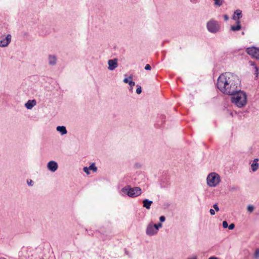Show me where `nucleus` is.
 <instances>
[{"mask_svg": "<svg viewBox=\"0 0 259 259\" xmlns=\"http://www.w3.org/2000/svg\"><path fill=\"white\" fill-rule=\"evenodd\" d=\"M241 81L238 77L232 73H222L218 77L217 86L223 93L231 95L240 88Z\"/></svg>", "mask_w": 259, "mask_h": 259, "instance_id": "1", "label": "nucleus"}, {"mask_svg": "<svg viewBox=\"0 0 259 259\" xmlns=\"http://www.w3.org/2000/svg\"><path fill=\"white\" fill-rule=\"evenodd\" d=\"M231 102L238 108H242L247 103L246 94L241 90V88L236 92L231 95Z\"/></svg>", "mask_w": 259, "mask_h": 259, "instance_id": "2", "label": "nucleus"}, {"mask_svg": "<svg viewBox=\"0 0 259 259\" xmlns=\"http://www.w3.org/2000/svg\"><path fill=\"white\" fill-rule=\"evenodd\" d=\"M122 195H126L131 198L136 197L142 194V190L139 187L132 188L130 185H126L121 189Z\"/></svg>", "mask_w": 259, "mask_h": 259, "instance_id": "3", "label": "nucleus"}, {"mask_svg": "<svg viewBox=\"0 0 259 259\" xmlns=\"http://www.w3.org/2000/svg\"><path fill=\"white\" fill-rule=\"evenodd\" d=\"M207 184L210 187H216L220 182V176L215 172L210 173L206 179Z\"/></svg>", "mask_w": 259, "mask_h": 259, "instance_id": "4", "label": "nucleus"}, {"mask_svg": "<svg viewBox=\"0 0 259 259\" xmlns=\"http://www.w3.org/2000/svg\"><path fill=\"white\" fill-rule=\"evenodd\" d=\"M206 27L208 31L212 33H217L220 29V26L218 22L214 19H211L208 21Z\"/></svg>", "mask_w": 259, "mask_h": 259, "instance_id": "5", "label": "nucleus"}, {"mask_svg": "<svg viewBox=\"0 0 259 259\" xmlns=\"http://www.w3.org/2000/svg\"><path fill=\"white\" fill-rule=\"evenodd\" d=\"M247 53L253 57L259 59V49L252 47L246 49Z\"/></svg>", "mask_w": 259, "mask_h": 259, "instance_id": "6", "label": "nucleus"}, {"mask_svg": "<svg viewBox=\"0 0 259 259\" xmlns=\"http://www.w3.org/2000/svg\"><path fill=\"white\" fill-rule=\"evenodd\" d=\"M146 233L150 236H153L157 233L152 223H151L148 225L146 230Z\"/></svg>", "mask_w": 259, "mask_h": 259, "instance_id": "7", "label": "nucleus"}, {"mask_svg": "<svg viewBox=\"0 0 259 259\" xmlns=\"http://www.w3.org/2000/svg\"><path fill=\"white\" fill-rule=\"evenodd\" d=\"M47 167L48 169L51 171L55 172L57 170L58 168V165L56 161L52 160L48 163Z\"/></svg>", "mask_w": 259, "mask_h": 259, "instance_id": "8", "label": "nucleus"}, {"mask_svg": "<svg viewBox=\"0 0 259 259\" xmlns=\"http://www.w3.org/2000/svg\"><path fill=\"white\" fill-rule=\"evenodd\" d=\"M11 40V34H8L6 36V37H5L3 39L0 40V47H7L10 43Z\"/></svg>", "mask_w": 259, "mask_h": 259, "instance_id": "9", "label": "nucleus"}, {"mask_svg": "<svg viewBox=\"0 0 259 259\" xmlns=\"http://www.w3.org/2000/svg\"><path fill=\"white\" fill-rule=\"evenodd\" d=\"M108 69L110 70H113L118 66L117 59H113L108 60Z\"/></svg>", "mask_w": 259, "mask_h": 259, "instance_id": "10", "label": "nucleus"}, {"mask_svg": "<svg viewBox=\"0 0 259 259\" xmlns=\"http://www.w3.org/2000/svg\"><path fill=\"white\" fill-rule=\"evenodd\" d=\"M36 104L35 100H29L25 104V106L27 109H31Z\"/></svg>", "mask_w": 259, "mask_h": 259, "instance_id": "11", "label": "nucleus"}, {"mask_svg": "<svg viewBox=\"0 0 259 259\" xmlns=\"http://www.w3.org/2000/svg\"><path fill=\"white\" fill-rule=\"evenodd\" d=\"M153 203V201L151 200H149L148 199H145L143 200V206L144 207L146 208L147 209H149L150 207Z\"/></svg>", "mask_w": 259, "mask_h": 259, "instance_id": "12", "label": "nucleus"}, {"mask_svg": "<svg viewBox=\"0 0 259 259\" xmlns=\"http://www.w3.org/2000/svg\"><path fill=\"white\" fill-rule=\"evenodd\" d=\"M48 60L49 64L51 65H55L57 63V58L55 55H49Z\"/></svg>", "mask_w": 259, "mask_h": 259, "instance_id": "13", "label": "nucleus"}, {"mask_svg": "<svg viewBox=\"0 0 259 259\" xmlns=\"http://www.w3.org/2000/svg\"><path fill=\"white\" fill-rule=\"evenodd\" d=\"M242 17V11L240 10H237L235 11L233 19L235 20L239 21V19Z\"/></svg>", "mask_w": 259, "mask_h": 259, "instance_id": "14", "label": "nucleus"}, {"mask_svg": "<svg viewBox=\"0 0 259 259\" xmlns=\"http://www.w3.org/2000/svg\"><path fill=\"white\" fill-rule=\"evenodd\" d=\"M57 131L59 132L62 135H64L67 134V131L66 127L62 126H58L56 128Z\"/></svg>", "mask_w": 259, "mask_h": 259, "instance_id": "15", "label": "nucleus"}, {"mask_svg": "<svg viewBox=\"0 0 259 259\" xmlns=\"http://www.w3.org/2000/svg\"><path fill=\"white\" fill-rule=\"evenodd\" d=\"M237 25L231 26V29L232 31H238L241 29V25L239 24V23H240L239 21H237Z\"/></svg>", "mask_w": 259, "mask_h": 259, "instance_id": "16", "label": "nucleus"}, {"mask_svg": "<svg viewBox=\"0 0 259 259\" xmlns=\"http://www.w3.org/2000/svg\"><path fill=\"white\" fill-rule=\"evenodd\" d=\"M123 82L126 83H128L131 87H133L135 85V82L132 80H129L128 78H125L123 79Z\"/></svg>", "mask_w": 259, "mask_h": 259, "instance_id": "17", "label": "nucleus"}, {"mask_svg": "<svg viewBox=\"0 0 259 259\" xmlns=\"http://www.w3.org/2000/svg\"><path fill=\"white\" fill-rule=\"evenodd\" d=\"M258 168V163L257 162H253L251 164V169L253 171H255Z\"/></svg>", "mask_w": 259, "mask_h": 259, "instance_id": "18", "label": "nucleus"}, {"mask_svg": "<svg viewBox=\"0 0 259 259\" xmlns=\"http://www.w3.org/2000/svg\"><path fill=\"white\" fill-rule=\"evenodd\" d=\"M88 167L90 170H92L94 172H96L97 171V167L96 166L95 163H91V164Z\"/></svg>", "mask_w": 259, "mask_h": 259, "instance_id": "19", "label": "nucleus"}, {"mask_svg": "<svg viewBox=\"0 0 259 259\" xmlns=\"http://www.w3.org/2000/svg\"><path fill=\"white\" fill-rule=\"evenodd\" d=\"M153 225L157 231L159 230V228H161L162 226L161 223H159L157 224H153Z\"/></svg>", "mask_w": 259, "mask_h": 259, "instance_id": "20", "label": "nucleus"}, {"mask_svg": "<svg viewBox=\"0 0 259 259\" xmlns=\"http://www.w3.org/2000/svg\"><path fill=\"white\" fill-rule=\"evenodd\" d=\"M254 257L255 259H257L259 257V249H256L255 250L254 254Z\"/></svg>", "mask_w": 259, "mask_h": 259, "instance_id": "21", "label": "nucleus"}, {"mask_svg": "<svg viewBox=\"0 0 259 259\" xmlns=\"http://www.w3.org/2000/svg\"><path fill=\"white\" fill-rule=\"evenodd\" d=\"M137 89L136 90V93L138 94H140L142 92V88L139 85H137Z\"/></svg>", "mask_w": 259, "mask_h": 259, "instance_id": "22", "label": "nucleus"}, {"mask_svg": "<svg viewBox=\"0 0 259 259\" xmlns=\"http://www.w3.org/2000/svg\"><path fill=\"white\" fill-rule=\"evenodd\" d=\"M254 209V207L252 206V205H248V207H247V210L249 211V212H252Z\"/></svg>", "mask_w": 259, "mask_h": 259, "instance_id": "23", "label": "nucleus"}, {"mask_svg": "<svg viewBox=\"0 0 259 259\" xmlns=\"http://www.w3.org/2000/svg\"><path fill=\"white\" fill-rule=\"evenodd\" d=\"M83 170L84 172H85L87 175L90 174V169L88 167H84Z\"/></svg>", "mask_w": 259, "mask_h": 259, "instance_id": "24", "label": "nucleus"}, {"mask_svg": "<svg viewBox=\"0 0 259 259\" xmlns=\"http://www.w3.org/2000/svg\"><path fill=\"white\" fill-rule=\"evenodd\" d=\"M222 225L224 228H227L228 227V224L226 221L223 222Z\"/></svg>", "mask_w": 259, "mask_h": 259, "instance_id": "25", "label": "nucleus"}, {"mask_svg": "<svg viewBox=\"0 0 259 259\" xmlns=\"http://www.w3.org/2000/svg\"><path fill=\"white\" fill-rule=\"evenodd\" d=\"M159 221L161 223L164 222L165 221V217L163 215L160 216L159 218Z\"/></svg>", "mask_w": 259, "mask_h": 259, "instance_id": "26", "label": "nucleus"}, {"mask_svg": "<svg viewBox=\"0 0 259 259\" xmlns=\"http://www.w3.org/2000/svg\"><path fill=\"white\" fill-rule=\"evenodd\" d=\"M235 228V225L233 223L231 224L229 226H228V228L229 230H233Z\"/></svg>", "mask_w": 259, "mask_h": 259, "instance_id": "27", "label": "nucleus"}, {"mask_svg": "<svg viewBox=\"0 0 259 259\" xmlns=\"http://www.w3.org/2000/svg\"><path fill=\"white\" fill-rule=\"evenodd\" d=\"M151 69V67L149 64H146L145 67V69L146 70H150Z\"/></svg>", "mask_w": 259, "mask_h": 259, "instance_id": "28", "label": "nucleus"}, {"mask_svg": "<svg viewBox=\"0 0 259 259\" xmlns=\"http://www.w3.org/2000/svg\"><path fill=\"white\" fill-rule=\"evenodd\" d=\"M213 207L217 211H218L219 210V207L217 203L213 204Z\"/></svg>", "mask_w": 259, "mask_h": 259, "instance_id": "29", "label": "nucleus"}, {"mask_svg": "<svg viewBox=\"0 0 259 259\" xmlns=\"http://www.w3.org/2000/svg\"><path fill=\"white\" fill-rule=\"evenodd\" d=\"M27 184L29 186H32L33 184V182L32 180H30L29 181H27Z\"/></svg>", "mask_w": 259, "mask_h": 259, "instance_id": "30", "label": "nucleus"}, {"mask_svg": "<svg viewBox=\"0 0 259 259\" xmlns=\"http://www.w3.org/2000/svg\"><path fill=\"white\" fill-rule=\"evenodd\" d=\"M135 167L137 168H140L141 167V164L139 163H136L135 164Z\"/></svg>", "mask_w": 259, "mask_h": 259, "instance_id": "31", "label": "nucleus"}, {"mask_svg": "<svg viewBox=\"0 0 259 259\" xmlns=\"http://www.w3.org/2000/svg\"><path fill=\"white\" fill-rule=\"evenodd\" d=\"M190 2H191L192 3H193V4H196V3H199V2H200V0H190Z\"/></svg>", "mask_w": 259, "mask_h": 259, "instance_id": "32", "label": "nucleus"}, {"mask_svg": "<svg viewBox=\"0 0 259 259\" xmlns=\"http://www.w3.org/2000/svg\"><path fill=\"white\" fill-rule=\"evenodd\" d=\"M160 118H161V120H162V123L164 122V119L165 118V116L164 115H161L160 116Z\"/></svg>", "mask_w": 259, "mask_h": 259, "instance_id": "33", "label": "nucleus"}, {"mask_svg": "<svg viewBox=\"0 0 259 259\" xmlns=\"http://www.w3.org/2000/svg\"><path fill=\"white\" fill-rule=\"evenodd\" d=\"M209 212H210V213L211 214V215H214L215 214V211L214 209H210L209 210Z\"/></svg>", "mask_w": 259, "mask_h": 259, "instance_id": "34", "label": "nucleus"}, {"mask_svg": "<svg viewBox=\"0 0 259 259\" xmlns=\"http://www.w3.org/2000/svg\"><path fill=\"white\" fill-rule=\"evenodd\" d=\"M225 20L227 21L229 19V17L227 15H224Z\"/></svg>", "mask_w": 259, "mask_h": 259, "instance_id": "35", "label": "nucleus"}, {"mask_svg": "<svg viewBox=\"0 0 259 259\" xmlns=\"http://www.w3.org/2000/svg\"><path fill=\"white\" fill-rule=\"evenodd\" d=\"M255 74H256V76L258 75V68L257 67H255Z\"/></svg>", "mask_w": 259, "mask_h": 259, "instance_id": "36", "label": "nucleus"}, {"mask_svg": "<svg viewBox=\"0 0 259 259\" xmlns=\"http://www.w3.org/2000/svg\"><path fill=\"white\" fill-rule=\"evenodd\" d=\"M208 259H219V258L215 256H211Z\"/></svg>", "mask_w": 259, "mask_h": 259, "instance_id": "37", "label": "nucleus"}, {"mask_svg": "<svg viewBox=\"0 0 259 259\" xmlns=\"http://www.w3.org/2000/svg\"><path fill=\"white\" fill-rule=\"evenodd\" d=\"M187 259H197V258L196 256H194L192 257L188 258Z\"/></svg>", "mask_w": 259, "mask_h": 259, "instance_id": "38", "label": "nucleus"}, {"mask_svg": "<svg viewBox=\"0 0 259 259\" xmlns=\"http://www.w3.org/2000/svg\"><path fill=\"white\" fill-rule=\"evenodd\" d=\"M258 159L257 158H255L254 159L253 162H257L258 161Z\"/></svg>", "mask_w": 259, "mask_h": 259, "instance_id": "39", "label": "nucleus"}, {"mask_svg": "<svg viewBox=\"0 0 259 259\" xmlns=\"http://www.w3.org/2000/svg\"><path fill=\"white\" fill-rule=\"evenodd\" d=\"M231 190H236V187H232V188H231Z\"/></svg>", "mask_w": 259, "mask_h": 259, "instance_id": "40", "label": "nucleus"}, {"mask_svg": "<svg viewBox=\"0 0 259 259\" xmlns=\"http://www.w3.org/2000/svg\"><path fill=\"white\" fill-rule=\"evenodd\" d=\"M125 253L126 254H128V252H127V251L126 250H125Z\"/></svg>", "mask_w": 259, "mask_h": 259, "instance_id": "41", "label": "nucleus"}, {"mask_svg": "<svg viewBox=\"0 0 259 259\" xmlns=\"http://www.w3.org/2000/svg\"><path fill=\"white\" fill-rule=\"evenodd\" d=\"M251 65L254 66V64L253 63H252V62H251Z\"/></svg>", "mask_w": 259, "mask_h": 259, "instance_id": "42", "label": "nucleus"}, {"mask_svg": "<svg viewBox=\"0 0 259 259\" xmlns=\"http://www.w3.org/2000/svg\"><path fill=\"white\" fill-rule=\"evenodd\" d=\"M132 78V76L131 75L129 76V78Z\"/></svg>", "mask_w": 259, "mask_h": 259, "instance_id": "43", "label": "nucleus"}, {"mask_svg": "<svg viewBox=\"0 0 259 259\" xmlns=\"http://www.w3.org/2000/svg\"><path fill=\"white\" fill-rule=\"evenodd\" d=\"M0 259H6V258H5L4 257H1Z\"/></svg>", "mask_w": 259, "mask_h": 259, "instance_id": "44", "label": "nucleus"}]
</instances>
